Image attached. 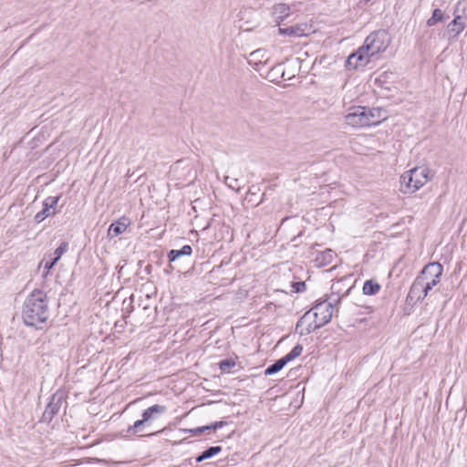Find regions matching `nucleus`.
I'll return each mask as SVG.
<instances>
[{
	"label": "nucleus",
	"mask_w": 467,
	"mask_h": 467,
	"mask_svg": "<svg viewBox=\"0 0 467 467\" xmlns=\"http://www.w3.org/2000/svg\"><path fill=\"white\" fill-rule=\"evenodd\" d=\"M389 44L390 37L386 30H377L370 33L366 37L363 45L348 57V66L353 68L366 66L371 57L384 52Z\"/></svg>",
	"instance_id": "nucleus-1"
},
{
	"label": "nucleus",
	"mask_w": 467,
	"mask_h": 467,
	"mask_svg": "<svg viewBox=\"0 0 467 467\" xmlns=\"http://www.w3.org/2000/svg\"><path fill=\"white\" fill-rule=\"evenodd\" d=\"M49 317L47 295L41 290H34L25 300L22 318L26 326L41 328Z\"/></svg>",
	"instance_id": "nucleus-2"
},
{
	"label": "nucleus",
	"mask_w": 467,
	"mask_h": 467,
	"mask_svg": "<svg viewBox=\"0 0 467 467\" xmlns=\"http://www.w3.org/2000/svg\"><path fill=\"white\" fill-rule=\"evenodd\" d=\"M339 302L340 298H337L333 302L324 300L317 303L312 308L314 321L306 324V322L310 318V313L307 312L298 320L296 329L299 330L300 335H306L327 324L331 320L333 316L334 303Z\"/></svg>",
	"instance_id": "nucleus-3"
},
{
	"label": "nucleus",
	"mask_w": 467,
	"mask_h": 467,
	"mask_svg": "<svg viewBox=\"0 0 467 467\" xmlns=\"http://www.w3.org/2000/svg\"><path fill=\"white\" fill-rule=\"evenodd\" d=\"M430 181L429 169L424 166L415 167L401 176V186L404 192L412 193Z\"/></svg>",
	"instance_id": "nucleus-4"
},
{
	"label": "nucleus",
	"mask_w": 467,
	"mask_h": 467,
	"mask_svg": "<svg viewBox=\"0 0 467 467\" xmlns=\"http://www.w3.org/2000/svg\"><path fill=\"white\" fill-rule=\"evenodd\" d=\"M443 267L440 263L433 262L426 265L417 276L423 284L434 287L441 280Z\"/></svg>",
	"instance_id": "nucleus-5"
},
{
	"label": "nucleus",
	"mask_w": 467,
	"mask_h": 467,
	"mask_svg": "<svg viewBox=\"0 0 467 467\" xmlns=\"http://www.w3.org/2000/svg\"><path fill=\"white\" fill-rule=\"evenodd\" d=\"M366 107L356 106L349 109L345 122L353 128L366 127Z\"/></svg>",
	"instance_id": "nucleus-6"
},
{
	"label": "nucleus",
	"mask_w": 467,
	"mask_h": 467,
	"mask_svg": "<svg viewBox=\"0 0 467 467\" xmlns=\"http://www.w3.org/2000/svg\"><path fill=\"white\" fill-rule=\"evenodd\" d=\"M269 60L268 53L265 49L258 48L249 54L248 63L256 71H260L261 66L267 64Z\"/></svg>",
	"instance_id": "nucleus-7"
},
{
	"label": "nucleus",
	"mask_w": 467,
	"mask_h": 467,
	"mask_svg": "<svg viewBox=\"0 0 467 467\" xmlns=\"http://www.w3.org/2000/svg\"><path fill=\"white\" fill-rule=\"evenodd\" d=\"M466 27V20L454 16V19L448 25V33L451 37L456 38Z\"/></svg>",
	"instance_id": "nucleus-8"
},
{
	"label": "nucleus",
	"mask_w": 467,
	"mask_h": 467,
	"mask_svg": "<svg viewBox=\"0 0 467 467\" xmlns=\"http://www.w3.org/2000/svg\"><path fill=\"white\" fill-rule=\"evenodd\" d=\"M129 225L128 219L125 217L120 218L119 221L110 224L108 230V235L114 238L119 234L124 233Z\"/></svg>",
	"instance_id": "nucleus-9"
},
{
	"label": "nucleus",
	"mask_w": 467,
	"mask_h": 467,
	"mask_svg": "<svg viewBox=\"0 0 467 467\" xmlns=\"http://www.w3.org/2000/svg\"><path fill=\"white\" fill-rule=\"evenodd\" d=\"M366 127L377 125L384 118L381 115L380 109H369L366 108Z\"/></svg>",
	"instance_id": "nucleus-10"
},
{
	"label": "nucleus",
	"mask_w": 467,
	"mask_h": 467,
	"mask_svg": "<svg viewBox=\"0 0 467 467\" xmlns=\"http://www.w3.org/2000/svg\"><path fill=\"white\" fill-rule=\"evenodd\" d=\"M422 282L416 277L410 288L408 298L410 300L420 301L422 300Z\"/></svg>",
	"instance_id": "nucleus-11"
},
{
	"label": "nucleus",
	"mask_w": 467,
	"mask_h": 467,
	"mask_svg": "<svg viewBox=\"0 0 467 467\" xmlns=\"http://www.w3.org/2000/svg\"><path fill=\"white\" fill-rule=\"evenodd\" d=\"M306 26L298 25V26H290V27H286V28H279L278 31H279V34H281V35L299 37V36L306 35Z\"/></svg>",
	"instance_id": "nucleus-12"
},
{
	"label": "nucleus",
	"mask_w": 467,
	"mask_h": 467,
	"mask_svg": "<svg viewBox=\"0 0 467 467\" xmlns=\"http://www.w3.org/2000/svg\"><path fill=\"white\" fill-rule=\"evenodd\" d=\"M273 15L277 20L283 21L290 15V6L285 3H279L273 6Z\"/></svg>",
	"instance_id": "nucleus-13"
},
{
	"label": "nucleus",
	"mask_w": 467,
	"mask_h": 467,
	"mask_svg": "<svg viewBox=\"0 0 467 467\" xmlns=\"http://www.w3.org/2000/svg\"><path fill=\"white\" fill-rule=\"evenodd\" d=\"M166 410L167 408L165 406L155 404L143 411L142 418L148 423L156 414L164 413Z\"/></svg>",
	"instance_id": "nucleus-14"
},
{
	"label": "nucleus",
	"mask_w": 467,
	"mask_h": 467,
	"mask_svg": "<svg viewBox=\"0 0 467 467\" xmlns=\"http://www.w3.org/2000/svg\"><path fill=\"white\" fill-rule=\"evenodd\" d=\"M192 249L190 245H183L180 250H171L168 254V258L170 262H174L180 256L182 255H191Z\"/></svg>",
	"instance_id": "nucleus-15"
},
{
	"label": "nucleus",
	"mask_w": 467,
	"mask_h": 467,
	"mask_svg": "<svg viewBox=\"0 0 467 467\" xmlns=\"http://www.w3.org/2000/svg\"><path fill=\"white\" fill-rule=\"evenodd\" d=\"M363 294L367 296H373L380 290V285L374 280H367L363 285Z\"/></svg>",
	"instance_id": "nucleus-16"
},
{
	"label": "nucleus",
	"mask_w": 467,
	"mask_h": 467,
	"mask_svg": "<svg viewBox=\"0 0 467 467\" xmlns=\"http://www.w3.org/2000/svg\"><path fill=\"white\" fill-rule=\"evenodd\" d=\"M53 215H55V212H53V210H51L48 206H46V202H43V209L35 215L34 220L36 223H39L46 218Z\"/></svg>",
	"instance_id": "nucleus-17"
},
{
	"label": "nucleus",
	"mask_w": 467,
	"mask_h": 467,
	"mask_svg": "<svg viewBox=\"0 0 467 467\" xmlns=\"http://www.w3.org/2000/svg\"><path fill=\"white\" fill-rule=\"evenodd\" d=\"M453 15H458L460 17L467 21V2L464 0H459L455 5Z\"/></svg>",
	"instance_id": "nucleus-18"
},
{
	"label": "nucleus",
	"mask_w": 467,
	"mask_h": 467,
	"mask_svg": "<svg viewBox=\"0 0 467 467\" xmlns=\"http://www.w3.org/2000/svg\"><path fill=\"white\" fill-rule=\"evenodd\" d=\"M287 363L283 359L280 358L276 360L274 364L270 365L265 370V375H273L280 371Z\"/></svg>",
	"instance_id": "nucleus-19"
},
{
	"label": "nucleus",
	"mask_w": 467,
	"mask_h": 467,
	"mask_svg": "<svg viewBox=\"0 0 467 467\" xmlns=\"http://www.w3.org/2000/svg\"><path fill=\"white\" fill-rule=\"evenodd\" d=\"M303 351V347L299 344L296 345L293 349L288 353L286 354L285 357H283L282 358L286 362L288 363L289 361L295 359L296 358L299 357L301 355Z\"/></svg>",
	"instance_id": "nucleus-20"
},
{
	"label": "nucleus",
	"mask_w": 467,
	"mask_h": 467,
	"mask_svg": "<svg viewBox=\"0 0 467 467\" xmlns=\"http://www.w3.org/2000/svg\"><path fill=\"white\" fill-rule=\"evenodd\" d=\"M443 19V13L441 9H434L431 17L427 20V25L429 26H433L437 24V22L441 21Z\"/></svg>",
	"instance_id": "nucleus-21"
},
{
	"label": "nucleus",
	"mask_w": 467,
	"mask_h": 467,
	"mask_svg": "<svg viewBox=\"0 0 467 467\" xmlns=\"http://www.w3.org/2000/svg\"><path fill=\"white\" fill-rule=\"evenodd\" d=\"M58 410V406L57 404H55L53 402H50L45 411H44V417L45 419H47V420H51L53 418V416L57 412Z\"/></svg>",
	"instance_id": "nucleus-22"
},
{
	"label": "nucleus",
	"mask_w": 467,
	"mask_h": 467,
	"mask_svg": "<svg viewBox=\"0 0 467 467\" xmlns=\"http://www.w3.org/2000/svg\"><path fill=\"white\" fill-rule=\"evenodd\" d=\"M60 199V196H48L47 199H45L46 206H48L53 212H55V214L57 213V204L58 201Z\"/></svg>",
	"instance_id": "nucleus-23"
},
{
	"label": "nucleus",
	"mask_w": 467,
	"mask_h": 467,
	"mask_svg": "<svg viewBox=\"0 0 467 467\" xmlns=\"http://www.w3.org/2000/svg\"><path fill=\"white\" fill-rule=\"evenodd\" d=\"M68 250V243L67 242H62L60 244V245L55 250V252L53 253V257L56 259V260H59L61 258V256Z\"/></svg>",
	"instance_id": "nucleus-24"
},
{
	"label": "nucleus",
	"mask_w": 467,
	"mask_h": 467,
	"mask_svg": "<svg viewBox=\"0 0 467 467\" xmlns=\"http://www.w3.org/2000/svg\"><path fill=\"white\" fill-rule=\"evenodd\" d=\"M221 451H222V447L221 446L209 447L207 450L202 451V457H205V459L207 460V459H210L213 456L218 454Z\"/></svg>",
	"instance_id": "nucleus-25"
},
{
	"label": "nucleus",
	"mask_w": 467,
	"mask_h": 467,
	"mask_svg": "<svg viewBox=\"0 0 467 467\" xmlns=\"http://www.w3.org/2000/svg\"><path fill=\"white\" fill-rule=\"evenodd\" d=\"M234 366L235 362L233 359H223L219 363V368L222 372H229Z\"/></svg>",
	"instance_id": "nucleus-26"
},
{
	"label": "nucleus",
	"mask_w": 467,
	"mask_h": 467,
	"mask_svg": "<svg viewBox=\"0 0 467 467\" xmlns=\"http://www.w3.org/2000/svg\"><path fill=\"white\" fill-rule=\"evenodd\" d=\"M145 424H147V422L144 421V419L142 418L141 420H136L134 424L129 428L128 431L132 433H137L140 431V428Z\"/></svg>",
	"instance_id": "nucleus-27"
},
{
	"label": "nucleus",
	"mask_w": 467,
	"mask_h": 467,
	"mask_svg": "<svg viewBox=\"0 0 467 467\" xmlns=\"http://www.w3.org/2000/svg\"><path fill=\"white\" fill-rule=\"evenodd\" d=\"M294 291L296 293L302 292L306 288V285L304 282H296L292 285Z\"/></svg>",
	"instance_id": "nucleus-28"
},
{
	"label": "nucleus",
	"mask_w": 467,
	"mask_h": 467,
	"mask_svg": "<svg viewBox=\"0 0 467 467\" xmlns=\"http://www.w3.org/2000/svg\"><path fill=\"white\" fill-rule=\"evenodd\" d=\"M58 261L56 260L54 257L51 258L50 261L46 262L44 265V269L47 270V273L49 272L50 269L53 268V266L57 263Z\"/></svg>",
	"instance_id": "nucleus-29"
},
{
	"label": "nucleus",
	"mask_w": 467,
	"mask_h": 467,
	"mask_svg": "<svg viewBox=\"0 0 467 467\" xmlns=\"http://www.w3.org/2000/svg\"><path fill=\"white\" fill-rule=\"evenodd\" d=\"M211 429H213L212 424L207 425V426L199 427V428L191 430L190 431L196 434V433H202V432H203L207 430H211Z\"/></svg>",
	"instance_id": "nucleus-30"
},
{
	"label": "nucleus",
	"mask_w": 467,
	"mask_h": 467,
	"mask_svg": "<svg viewBox=\"0 0 467 467\" xmlns=\"http://www.w3.org/2000/svg\"><path fill=\"white\" fill-rule=\"evenodd\" d=\"M433 287L430 286L429 285L427 284H423L422 283V300L428 296L429 292L432 289Z\"/></svg>",
	"instance_id": "nucleus-31"
},
{
	"label": "nucleus",
	"mask_w": 467,
	"mask_h": 467,
	"mask_svg": "<svg viewBox=\"0 0 467 467\" xmlns=\"http://www.w3.org/2000/svg\"><path fill=\"white\" fill-rule=\"evenodd\" d=\"M226 422L225 421H216L214 423L212 424V427H213V430H217L219 428H222L223 425H225Z\"/></svg>",
	"instance_id": "nucleus-32"
},
{
	"label": "nucleus",
	"mask_w": 467,
	"mask_h": 467,
	"mask_svg": "<svg viewBox=\"0 0 467 467\" xmlns=\"http://www.w3.org/2000/svg\"><path fill=\"white\" fill-rule=\"evenodd\" d=\"M332 256L333 255H332V251L331 250H327L325 252V258L326 259L327 258L330 261L332 259Z\"/></svg>",
	"instance_id": "nucleus-33"
},
{
	"label": "nucleus",
	"mask_w": 467,
	"mask_h": 467,
	"mask_svg": "<svg viewBox=\"0 0 467 467\" xmlns=\"http://www.w3.org/2000/svg\"><path fill=\"white\" fill-rule=\"evenodd\" d=\"M204 460H206V459H205V457H202V452L198 457H196L197 462H202Z\"/></svg>",
	"instance_id": "nucleus-34"
}]
</instances>
